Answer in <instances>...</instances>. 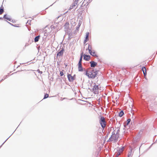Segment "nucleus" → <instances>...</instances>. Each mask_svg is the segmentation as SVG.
Segmentation results:
<instances>
[{
    "mask_svg": "<svg viewBox=\"0 0 157 157\" xmlns=\"http://www.w3.org/2000/svg\"><path fill=\"white\" fill-rule=\"evenodd\" d=\"M91 49H92V47H91V46L90 45H88V48H87L86 49V50H88L89 51V53H90L91 51H92L91 50Z\"/></svg>",
    "mask_w": 157,
    "mask_h": 157,
    "instance_id": "23",
    "label": "nucleus"
},
{
    "mask_svg": "<svg viewBox=\"0 0 157 157\" xmlns=\"http://www.w3.org/2000/svg\"><path fill=\"white\" fill-rule=\"evenodd\" d=\"M76 2V3L75 2V3L72 4V7L71 8L70 7V9L73 8L74 7H75V4H77V2Z\"/></svg>",
    "mask_w": 157,
    "mask_h": 157,
    "instance_id": "26",
    "label": "nucleus"
},
{
    "mask_svg": "<svg viewBox=\"0 0 157 157\" xmlns=\"http://www.w3.org/2000/svg\"><path fill=\"white\" fill-rule=\"evenodd\" d=\"M12 135V134H11V135L8 138V139L10 138V136Z\"/></svg>",
    "mask_w": 157,
    "mask_h": 157,
    "instance_id": "55",
    "label": "nucleus"
},
{
    "mask_svg": "<svg viewBox=\"0 0 157 157\" xmlns=\"http://www.w3.org/2000/svg\"><path fill=\"white\" fill-rule=\"evenodd\" d=\"M80 26H77L76 27V29L75 31H76L77 32L78 31L79 29V28Z\"/></svg>",
    "mask_w": 157,
    "mask_h": 157,
    "instance_id": "34",
    "label": "nucleus"
},
{
    "mask_svg": "<svg viewBox=\"0 0 157 157\" xmlns=\"http://www.w3.org/2000/svg\"><path fill=\"white\" fill-rule=\"evenodd\" d=\"M7 14H5L4 15V16H3V18H4V19H7Z\"/></svg>",
    "mask_w": 157,
    "mask_h": 157,
    "instance_id": "33",
    "label": "nucleus"
},
{
    "mask_svg": "<svg viewBox=\"0 0 157 157\" xmlns=\"http://www.w3.org/2000/svg\"><path fill=\"white\" fill-rule=\"evenodd\" d=\"M64 28L66 29H67L69 27V23L68 22H66L65 23L64 25Z\"/></svg>",
    "mask_w": 157,
    "mask_h": 157,
    "instance_id": "20",
    "label": "nucleus"
},
{
    "mask_svg": "<svg viewBox=\"0 0 157 157\" xmlns=\"http://www.w3.org/2000/svg\"><path fill=\"white\" fill-rule=\"evenodd\" d=\"M58 22H54L53 25L51 26L52 28H53L54 29L57 28L58 27Z\"/></svg>",
    "mask_w": 157,
    "mask_h": 157,
    "instance_id": "10",
    "label": "nucleus"
},
{
    "mask_svg": "<svg viewBox=\"0 0 157 157\" xmlns=\"http://www.w3.org/2000/svg\"><path fill=\"white\" fill-rule=\"evenodd\" d=\"M64 51V48H62L58 52L57 54V57L58 56H62L63 55V53Z\"/></svg>",
    "mask_w": 157,
    "mask_h": 157,
    "instance_id": "6",
    "label": "nucleus"
},
{
    "mask_svg": "<svg viewBox=\"0 0 157 157\" xmlns=\"http://www.w3.org/2000/svg\"><path fill=\"white\" fill-rule=\"evenodd\" d=\"M63 75H64V74L63 71H60V76H63Z\"/></svg>",
    "mask_w": 157,
    "mask_h": 157,
    "instance_id": "31",
    "label": "nucleus"
},
{
    "mask_svg": "<svg viewBox=\"0 0 157 157\" xmlns=\"http://www.w3.org/2000/svg\"><path fill=\"white\" fill-rule=\"evenodd\" d=\"M89 32H87L86 33V37L84 41V44H85L86 42L88 41L89 38Z\"/></svg>",
    "mask_w": 157,
    "mask_h": 157,
    "instance_id": "12",
    "label": "nucleus"
},
{
    "mask_svg": "<svg viewBox=\"0 0 157 157\" xmlns=\"http://www.w3.org/2000/svg\"><path fill=\"white\" fill-rule=\"evenodd\" d=\"M90 69L86 70V74L89 78H95L97 74L98 73V71H94V70H93L91 71H89Z\"/></svg>",
    "mask_w": 157,
    "mask_h": 157,
    "instance_id": "1",
    "label": "nucleus"
},
{
    "mask_svg": "<svg viewBox=\"0 0 157 157\" xmlns=\"http://www.w3.org/2000/svg\"><path fill=\"white\" fill-rule=\"evenodd\" d=\"M17 72H14V73H13L12 74H14V73H16Z\"/></svg>",
    "mask_w": 157,
    "mask_h": 157,
    "instance_id": "53",
    "label": "nucleus"
},
{
    "mask_svg": "<svg viewBox=\"0 0 157 157\" xmlns=\"http://www.w3.org/2000/svg\"><path fill=\"white\" fill-rule=\"evenodd\" d=\"M116 125L117 126V127L116 128L117 129H118V130H117V132L116 133L117 134H118L119 135V132L120 131V127L121 126V124L120 123V122H118L116 124ZM115 128H116V127H115Z\"/></svg>",
    "mask_w": 157,
    "mask_h": 157,
    "instance_id": "8",
    "label": "nucleus"
},
{
    "mask_svg": "<svg viewBox=\"0 0 157 157\" xmlns=\"http://www.w3.org/2000/svg\"><path fill=\"white\" fill-rule=\"evenodd\" d=\"M114 130V128L112 127H111L110 128H109L108 129V132H107L106 136H108L109 134L110 131L111 130Z\"/></svg>",
    "mask_w": 157,
    "mask_h": 157,
    "instance_id": "15",
    "label": "nucleus"
},
{
    "mask_svg": "<svg viewBox=\"0 0 157 157\" xmlns=\"http://www.w3.org/2000/svg\"><path fill=\"white\" fill-rule=\"evenodd\" d=\"M157 142V139L156 140L155 142L154 143H155Z\"/></svg>",
    "mask_w": 157,
    "mask_h": 157,
    "instance_id": "46",
    "label": "nucleus"
},
{
    "mask_svg": "<svg viewBox=\"0 0 157 157\" xmlns=\"http://www.w3.org/2000/svg\"><path fill=\"white\" fill-rule=\"evenodd\" d=\"M8 76V75H6L5 76H4L5 77H4V79H5L7 78Z\"/></svg>",
    "mask_w": 157,
    "mask_h": 157,
    "instance_id": "42",
    "label": "nucleus"
},
{
    "mask_svg": "<svg viewBox=\"0 0 157 157\" xmlns=\"http://www.w3.org/2000/svg\"><path fill=\"white\" fill-rule=\"evenodd\" d=\"M83 52H82V53H81V55H80V56H82V57H83Z\"/></svg>",
    "mask_w": 157,
    "mask_h": 157,
    "instance_id": "43",
    "label": "nucleus"
},
{
    "mask_svg": "<svg viewBox=\"0 0 157 157\" xmlns=\"http://www.w3.org/2000/svg\"><path fill=\"white\" fill-rule=\"evenodd\" d=\"M90 67H94L97 65V63L94 61H91L90 62Z\"/></svg>",
    "mask_w": 157,
    "mask_h": 157,
    "instance_id": "9",
    "label": "nucleus"
},
{
    "mask_svg": "<svg viewBox=\"0 0 157 157\" xmlns=\"http://www.w3.org/2000/svg\"><path fill=\"white\" fill-rule=\"evenodd\" d=\"M10 21L12 22H13V23H14V21H13V20H11V21Z\"/></svg>",
    "mask_w": 157,
    "mask_h": 157,
    "instance_id": "47",
    "label": "nucleus"
},
{
    "mask_svg": "<svg viewBox=\"0 0 157 157\" xmlns=\"http://www.w3.org/2000/svg\"><path fill=\"white\" fill-rule=\"evenodd\" d=\"M31 21H30V22H29V24H30V23L31 22Z\"/></svg>",
    "mask_w": 157,
    "mask_h": 157,
    "instance_id": "57",
    "label": "nucleus"
},
{
    "mask_svg": "<svg viewBox=\"0 0 157 157\" xmlns=\"http://www.w3.org/2000/svg\"><path fill=\"white\" fill-rule=\"evenodd\" d=\"M71 33H69L68 34V40H69L71 39Z\"/></svg>",
    "mask_w": 157,
    "mask_h": 157,
    "instance_id": "28",
    "label": "nucleus"
},
{
    "mask_svg": "<svg viewBox=\"0 0 157 157\" xmlns=\"http://www.w3.org/2000/svg\"><path fill=\"white\" fill-rule=\"evenodd\" d=\"M3 18L2 17H0V20H2L3 19Z\"/></svg>",
    "mask_w": 157,
    "mask_h": 157,
    "instance_id": "48",
    "label": "nucleus"
},
{
    "mask_svg": "<svg viewBox=\"0 0 157 157\" xmlns=\"http://www.w3.org/2000/svg\"><path fill=\"white\" fill-rule=\"evenodd\" d=\"M31 21H30V22H29V24H30V23L31 22Z\"/></svg>",
    "mask_w": 157,
    "mask_h": 157,
    "instance_id": "58",
    "label": "nucleus"
},
{
    "mask_svg": "<svg viewBox=\"0 0 157 157\" xmlns=\"http://www.w3.org/2000/svg\"><path fill=\"white\" fill-rule=\"evenodd\" d=\"M80 25H79V24H78L77 26H80Z\"/></svg>",
    "mask_w": 157,
    "mask_h": 157,
    "instance_id": "56",
    "label": "nucleus"
},
{
    "mask_svg": "<svg viewBox=\"0 0 157 157\" xmlns=\"http://www.w3.org/2000/svg\"><path fill=\"white\" fill-rule=\"evenodd\" d=\"M5 79H2L0 81V82H2V81H3Z\"/></svg>",
    "mask_w": 157,
    "mask_h": 157,
    "instance_id": "44",
    "label": "nucleus"
},
{
    "mask_svg": "<svg viewBox=\"0 0 157 157\" xmlns=\"http://www.w3.org/2000/svg\"><path fill=\"white\" fill-rule=\"evenodd\" d=\"M83 11V10L80 11L78 13V17L80 19H82L83 15H82V13Z\"/></svg>",
    "mask_w": 157,
    "mask_h": 157,
    "instance_id": "13",
    "label": "nucleus"
},
{
    "mask_svg": "<svg viewBox=\"0 0 157 157\" xmlns=\"http://www.w3.org/2000/svg\"><path fill=\"white\" fill-rule=\"evenodd\" d=\"M82 62H78V66H80L82 65Z\"/></svg>",
    "mask_w": 157,
    "mask_h": 157,
    "instance_id": "35",
    "label": "nucleus"
},
{
    "mask_svg": "<svg viewBox=\"0 0 157 157\" xmlns=\"http://www.w3.org/2000/svg\"><path fill=\"white\" fill-rule=\"evenodd\" d=\"M83 56L84 57L83 59L87 61H89L90 58V55L86 54H84L83 55Z\"/></svg>",
    "mask_w": 157,
    "mask_h": 157,
    "instance_id": "7",
    "label": "nucleus"
},
{
    "mask_svg": "<svg viewBox=\"0 0 157 157\" xmlns=\"http://www.w3.org/2000/svg\"><path fill=\"white\" fill-rule=\"evenodd\" d=\"M142 71L143 72H145H145H146V69L145 67L144 66L143 67H142Z\"/></svg>",
    "mask_w": 157,
    "mask_h": 157,
    "instance_id": "24",
    "label": "nucleus"
},
{
    "mask_svg": "<svg viewBox=\"0 0 157 157\" xmlns=\"http://www.w3.org/2000/svg\"><path fill=\"white\" fill-rule=\"evenodd\" d=\"M6 19L10 21H11V20H12L11 18H9V17H7V18Z\"/></svg>",
    "mask_w": 157,
    "mask_h": 157,
    "instance_id": "39",
    "label": "nucleus"
},
{
    "mask_svg": "<svg viewBox=\"0 0 157 157\" xmlns=\"http://www.w3.org/2000/svg\"><path fill=\"white\" fill-rule=\"evenodd\" d=\"M78 0H75V2H77V1H78Z\"/></svg>",
    "mask_w": 157,
    "mask_h": 157,
    "instance_id": "54",
    "label": "nucleus"
},
{
    "mask_svg": "<svg viewBox=\"0 0 157 157\" xmlns=\"http://www.w3.org/2000/svg\"><path fill=\"white\" fill-rule=\"evenodd\" d=\"M124 147H122L121 148H120L119 150V151H120V152H122V151H123L124 150Z\"/></svg>",
    "mask_w": 157,
    "mask_h": 157,
    "instance_id": "29",
    "label": "nucleus"
},
{
    "mask_svg": "<svg viewBox=\"0 0 157 157\" xmlns=\"http://www.w3.org/2000/svg\"><path fill=\"white\" fill-rule=\"evenodd\" d=\"M7 21V22L10 25H11L12 26H13V24H12V23H10V22H8V21Z\"/></svg>",
    "mask_w": 157,
    "mask_h": 157,
    "instance_id": "41",
    "label": "nucleus"
},
{
    "mask_svg": "<svg viewBox=\"0 0 157 157\" xmlns=\"http://www.w3.org/2000/svg\"><path fill=\"white\" fill-rule=\"evenodd\" d=\"M94 86H92L91 85V86H93V87L90 90L94 93L95 94H98L99 93L98 90L99 88V86L96 85L95 83H94Z\"/></svg>",
    "mask_w": 157,
    "mask_h": 157,
    "instance_id": "2",
    "label": "nucleus"
},
{
    "mask_svg": "<svg viewBox=\"0 0 157 157\" xmlns=\"http://www.w3.org/2000/svg\"><path fill=\"white\" fill-rule=\"evenodd\" d=\"M143 74H144V76H146V75H147V72H145H145H143Z\"/></svg>",
    "mask_w": 157,
    "mask_h": 157,
    "instance_id": "40",
    "label": "nucleus"
},
{
    "mask_svg": "<svg viewBox=\"0 0 157 157\" xmlns=\"http://www.w3.org/2000/svg\"><path fill=\"white\" fill-rule=\"evenodd\" d=\"M78 69L79 71H83V68L82 65L78 66Z\"/></svg>",
    "mask_w": 157,
    "mask_h": 157,
    "instance_id": "21",
    "label": "nucleus"
},
{
    "mask_svg": "<svg viewBox=\"0 0 157 157\" xmlns=\"http://www.w3.org/2000/svg\"><path fill=\"white\" fill-rule=\"evenodd\" d=\"M82 56H80V59H79V61L78 62H82Z\"/></svg>",
    "mask_w": 157,
    "mask_h": 157,
    "instance_id": "30",
    "label": "nucleus"
},
{
    "mask_svg": "<svg viewBox=\"0 0 157 157\" xmlns=\"http://www.w3.org/2000/svg\"><path fill=\"white\" fill-rule=\"evenodd\" d=\"M40 37V35H38L36 36L34 39V42H38L39 40Z\"/></svg>",
    "mask_w": 157,
    "mask_h": 157,
    "instance_id": "18",
    "label": "nucleus"
},
{
    "mask_svg": "<svg viewBox=\"0 0 157 157\" xmlns=\"http://www.w3.org/2000/svg\"><path fill=\"white\" fill-rule=\"evenodd\" d=\"M60 17V16H58L57 17V18H56V19H58V18H59Z\"/></svg>",
    "mask_w": 157,
    "mask_h": 157,
    "instance_id": "49",
    "label": "nucleus"
},
{
    "mask_svg": "<svg viewBox=\"0 0 157 157\" xmlns=\"http://www.w3.org/2000/svg\"><path fill=\"white\" fill-rule=\"evenodd\" d=\"M36 17V15H35V16H33V17Z\"/></svg>",
    "mask_w": 157,
    "mask_h": 157,
    "instance_id": "51",
    "label": "nucleus"
},
{
    "mask_svg": "<svg viewBox=\"0 0 157 157\" xmlns=\"http://www.w3.org/2000/svg\"><path fill=\"white\" fill-rule=\"evenodd\" d=\"M92 0H84V1L83 2L82 5H81V6H80V8H81V9H83V5L84 3L86 2V3H87V4L86 5V6H87L88 5L89 3H90V2H91L92 1ZM85 5H86L85 4L83 5V6H85Z\"/></svg>",
    "mask_w": 157,
    "mask_h": 157,
    "instance_id": "4",
    "label": "nucleus"
},
{
    "mask_svg": "<svg viewBox=\"0 0 157 157\" xmlns=\"http://www.w3.org/2000/svg\"><path fill=\"white\" fill-rule=\"evenodd\" d=\"M154 143H153L150 146V147H149V148H150L151 147L152 145Z\"/></svg>",
    "mask_w": 157,
    "mask_h": 157,
    "instance_id": "45",
    "label": "nucleus"
},
{
    "mask_svg": "<svg viewBox=\"0 0 157 157\" xmlns=\"http://www.w3.org/2000/svg\"><path fill=\"white\" fill-rule=\"evenodd\" d=\"M49 97V95L48 94H44V99L47 98Z\"/></svg>",
    "mask_w": 157,
    "mask_h": 157,
    "instance_id": "25",
    "label": "nucleus"
},
{
    "mask_svg": "<svg viewBox=\"0 0 157 157\" xmlns=\"http://www.w3.org/2000/svg\"><path fill=\"white\" fill-rule=\"evenodd\" d=\"M113 135H111L110 137L109 138V139L108 140L107 142H112L113 141H114V137Z\"/></svg>",
    "mask_w": 157,
    "mask_h": 157,
    "instance_id": "17",
    "label": "nucleus"
},
{
    "mask_svg": "<svg viewBox=\"0 0 157 157\" xmlns=\"http://www.w3.org/2000/svg\"><path fill=\"white\" fill-rule=\"evenodd\" d=\"M132 151L131 150L130 151H129L127 157H130V156H131L132 154Z\"/></svg>",
    "mask_w": 157,
    "mask_h": 157,
    "instance_id": "27",
    "label": "nucleus"
},
{
    "mask_svg": "<svg viewBox=\"0 0 157 157\" xmlns=\"http://www.w3.org/2000/svg\"><path fill=\"white\" fill-rule=\"evenodd\" d=\"M8 139V138L2 144V145L0 146V148L2 146V145L4 144V143Z\"/></svg>",
    "mask_w": 157,
    "mask_h": 157,
    "instance_id": "38",
    "label": "nucleus"
},
{
    "mask_svg": "<svg viewBox=\"0 0 157 157\" xmlns=\"http://www.w3.org/2000/svg\"><path fill=\"white\" fill-rule=\"evenodd\" d=\"M131 121V120L130 118L128 119L127 120L126 122L124 123V127L126 128L127 126L128 125Z\"/></svg>",
    "mask_w": 157,
    "mask_h": 157,
    "instance_id": "11",
    "label": "nucleus"
},
{
    "mask_svg": "<svg viewBox=\"0 0 157 157\" xmlns=\"http://www.w3.org/2000/svg\"><path fill=\"white\" fill-rule=\"evenodd\" d=\"M74 76V77H75V75H74V76Z\"/></svg>",
    "mask_w": 157,
    "mask_h": 157,
    "instance_id": "52",
    "label": "nucleus"
},
{
    "mask_svg": "<svg viewBox=\"0 0 157 157\" xmlns=\"http://www.w3.org/2000/svg\"><path fill=\"white\" fill-rule=\"evenodd\" d=\"M67 85H69L68 84H67Z\"/></svg>",
    "mask_w": 157,
    "mask_h": 157,
    "instance_id": "59",
    "label": "nucleus"
},
{
    "mask_svg": "<svg viewBox=\"0 0 157 157\" xmlns=\"http://www.w3.org/2000/svg\"><path fill=\"white\" fill-rule=\"evenodd\" d=\"M100 123L101 126V127L103 129H104L106 125V122L105 118L103 117H101L100 120Z\"/></svg>",
    "mask_w": 157,
    "mask_h": 157,
    "instance_id": "3",
    "label": "nucleus"
},
{
    "mask_svg": "<svg viewBox=\"0 0 157 157\" xmlns=\"http://www.w3.org/2000/svg\"><path fill=\"white\" fill-rule=\"evenodd\" d=\"M67 78L69 81L71 82H73L75 79V78L74 77V76H72L70 74L67 75Z\"/></svg>",
    "mask_w": 157,
    "mask_h": 157,
    "instance_id": "5",
    "label": "nucleus"
},
{
    "mask_svg": "<svg viewBox=\"0 0 157 157\" xmlns=\"http://www.w3.org/2000/svg\"><path fill=\"white\" fill-rule=\"evenodd\" d=\"M124 113L123 110H122L119 113V116L121 117L124 115Z\"/></svg>",
    "mask_w": 157,
    "mask_h": 157,
    "instance_id": "22",
    "label": "nucleus"
},
{
    "mask_svg": "<svg viewBox=\"0 0 157 157\" xmlns=\"http://www.w3.org/2000/svg\"><path fill=\"white\" fill-rule=\"evenodd\" d=\"M4 12V8L2 5L0 8V14H2Z\"/></svg>",
    "mask_w": 157,
    "mask_h": 157,
    "instance_id": "19",
    "label": "nucleus"
},
{
    "mask_svg": "<svg viewBox=\"0 0 157 157\" xmlns=\"http://www.w3.org/2000/svg\"><path fill=\"white\" fill-rule=\"evenodd\" d=\"M121 153V152H120L118 151L116 155V157H118V156L120 155Z\"/></svg>",
    "mask_w": 157,
    "mask_h": 157,
    "instance_id": "32",
    "label": "nucleus"
},
{
    "mask_svg": "<svg viewBox=\"0 0 157 157\" xmlns=\"http://www.w3.org/2000/svg\"><path fill=\"white\" fill-rule=\"evenodd\" d=\"M113 130V132H112V135H113V136H114V135H115V132H114V131H115V130H114H114Z\"/></svg>",
    "mask_w": 157,
    "mask_h": 157,
    "instance_id": "37",
    "label": "nucleus"
},
{
    "mask_svg": "<svg viewBox=\"0 0 157 157\" xmlns=\"http://www.w3.org/2000/svg\"><path fill=\"white\" fill-rule=\"evenodd\" d=\"M13 26L14 27H17V26L16 25H13Z\"/></svg>",
    "mask_w": 157,
    "mask_h": 157,
    "instance_id": "50",
    "label": "nucleus"
},
{
    "mask_svg": "<svg viewBox=\"0 0 157 157\" xmlns=\"http://www.w3.org/2000/svg\"><path fill=\"white\" fill-rule=\"evenodd\" d=\"M37 71H38V73L40 74H42L43 73V72L42 71H40L39 69H38L37 70Z\"/></svg>",
    "mask_w": 157,
    "mask_h": 157,
    "instance_id": "36",
    "label": "nucleus"
},
{
    "mask_svg": "<svg viewBox=\"0 0 157 157\" xmlns=\"http://www.w3.org/2000/svg\"><path fill=\"white\" fill-rule=\"evenodd\" d=\"M113 137L114 139V141L116 142L118 140V138L119 137V135L117 134V133H116L115 135H114Z\"/></svg>",
    "mask_w": 157,
    "mask_h": 157,
    "instance_id": "16",
    "label": "nucleus"
},
{
    "mask_svg": "<svg viewBox=\"0 0 157 157\" xmlns=\"http://www.w3.org/2000/svg\"><path fill=\"white\" fill-rule=\"evenodd\" d=\"M90 55L93 56H95L97 57H98V55H97L95 53V51L94 50H93L91 51L90 53H89Z\"/></svg>",
    "mask_w": 157,
    "mask_h": 157,
    "instance_id": "14",
    "label": "nucleus"
}]
</instances>
